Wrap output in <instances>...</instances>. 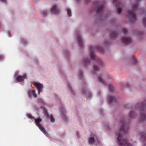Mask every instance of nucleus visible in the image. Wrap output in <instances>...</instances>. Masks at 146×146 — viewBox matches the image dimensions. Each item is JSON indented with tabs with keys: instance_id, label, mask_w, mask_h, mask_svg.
<instances>
[{
	"instance_id": "14",
	"label": "nucleus",
	"mask_w": 146,
	"mask_h": 146,
	"mask_svg": "<svg viewBox=\"0 0 146 146\" xmlns=\"http://www.w3.org/2000/svg\"><path fill=\"white\" fill-rule=\"evenodd\" d=\"M77 40L80 46H83V42L80 36L79 35H77Z\"/></svg>"
},
{
	"instance_id": "11",
	"label": "nucleus",
	"mask_w": 146,
	"mask_h": 146,
	"mask_svg": "<svg viewBox=\"0 0 146 146\" xmlns=\"http://www.w3.org/2000/svg\"><path fill=\"white\" fill-rule=\"evenodd\" d=\"M51 11L56 14H57L60 13L59 10L57 8V6L55 5L52 6L51 9Z\"/></svg>"
},
{
	"instance_id": "10",
	"label": "nucleus",
	"mask_w": 146,
	"mask_h": 146,
	"mask_svg": "<svg viewBox=\"0 0 146 146\" xmlns=\"http://www.w3.org/2000/svg\"><path fill=\"white\" fill-rule=\"evenodd\" d=\"M96 47L94 46H90V56L91 59L92 60H94L95 59V56L94 55L93 51L95 49Z\"/></svg>"
},
{
	"instance_id": "32",
	"label": "nucleus",
	"mask_w": 146,
	"mask_h": 146,
	"mask_svg": "<svg viewBox=\"0 0 146 146\" xmlns=\"http://www.w3.org/2000/svg\"><path fill=\"white\" fill-rule=\"evenodd\" d=\"M123 31L124 33H126L127 32V31L126 29H123Z\"/></svg>"
},
{
	"instance_id": "36",
	"label": "nucleus",
	"mask_w": 146,
	"mask_h": 146,
	"mask_svg": "<svg viewBox=\"0 0 146 146\" xmlns=\"http://www.w3.org/2000/svg\"><path fill=\"white\" fill-rule=\"evenodd\" d=\"M82 92L83 93H84V94H86V93H87V92L85 91V90H82Z\"/></svg>"
},
{
	"instance_id": "13",
	"label": "nucleus",
	"mask_w": 146,
	"mask_h": 146,
	"mask_svg": "<svg viewBox=\"0 0 146 146\" xmlns=\"http://www.w3.org/2000/svg\"><path fill=\"white\" fill-rule=\"evenodd\" d=\"M109 103L110 104L112 103L115 102L116 101L115 98L114 96H110L108 98Z\"/></svg>"
},
{
	"instance_id": "16",
	"label": "nucleus",
	"mask_w": 146,
	"mask_h": 146,
	"mask_svg": "<svg viewBox=\"0 0 146 146\" xmlns=\"http://www.w3.org/2000/svg\"><path fill=\"white\" fill-rule=\"evenodd\" d=\"M140 137L141 139L145 140L146 139V132L142 133L140 134Z\"/></svg>"
},
{
	"instance_id": "2",
	"label": "nucleus",
	"mask_w": 146,
	"mask_h": 146,
	"mask_svg": "<svg viewBox=\"0 0 146 146\" xmlns=\"http://www.w3.org/2000/svg\"><path fill=\"white\" fill-rule=\"evenodd\" d=\"M138 109H139L141 112V114L140 116V120L141 121L143 122L145 121L146 119V115L145 114L146 111V100L141 105H137Z\"/></svg>"
},
{
	"instance_id": "23",
	"label": "nucleus",
	"mask_w": 146,
	"mask_h": 146,
	"mask_svg": "<svg viewBox=\"0 0 146 146\" xmlns=\"http://www.w3.org/2000/svg\"><path fill=\"white\" fill-rule=\"evenodd\" d=\"M83 62L86 64H88L90 63V61L89 59L86 58L84 59Z\"/></svg>"
},
{
	"instance_id": "3",
	"label": "nucleus",
	"mask_w": 146,
	"mask_h": 146,
	"mask_svg": "<svg viewBox=\"0 0 146 146\" xmlns=\"http://www.w3.org/2000/svg\"><path fill=\"white\" fill-rule=\"evenodd\" d=\"M138 7V5L136 3L133 6L132 10L131 11L127 12V15L132 22H133L137 19L135 11Z\"/></svg>"
},
{
	"instance_id": "4",
	"label": "nucleus",
	"mask_w": 146,
	"mask_h": 146,
	"mask_svg": "<svg viewBox=\"0 0 146 146\" xmlns=\"http://www.w3.org/2000/svg\"><path fill=\"white\" fill-rule=\"evenodd\" d=\"M94 5L96 12L99 14L102 13L104 8L103 4L98 1H96L94 3Z\"/></svg>"
},
{
	"instance_id": "12",
	"label": "nucleus",
	"mask_w": 146,
	"mask_h": 146,
	"mask_svg": "<svg viewBox=\"0 0 146 146\" xmlns=\"http://www.w3.org/2000/svg\"><path fill=\"white\" fill-rule=\"evenodd\" d=\"M26 75L24 74L22 76H18L16 78V80L19 82H21L23 81L24 79L25 78Z\"/></svg>"
},
{
	"instance_id": "19",
	"label": "nucleus",
	"mask_w": 146,
	"mask_h": 146,
	"mask_svg": "<svg viewBox=\"0 0 146 146\" xmlns=\"http://www.w3.org/2000/svg\"><path fill=\"white\" fill-rule=\"evenodd\" d=\"M98 80L99 81L101 82L104 85H106V82L103 80V79L101 77L99 76V77H98Z\"/></svg>"
},
{
	"instance_id": "29",
	"label": "nucleus",
	"mask_w": 146,
	"mask_h": 146,
	"mask_svg": "<svg viewBox=\"0 0 146 146\" xmlns=\"http://www.w3.org/2000/svg\"><path fill=\"white\" fill-rule=\"evenodd\" d=\"M109 88L110 91H112L113 90V87L111 85H109Z\"/></svg>"
},
{
	"instance_id": "21",
	"label": "nucleus",
	"mask_w": 146,
	"mask_h": 146,
	"mask_svg": "<svg viewBox=\"0 0 146 146\" xmlns=\"http://www.w3.org/2000/svg\"><path fill=\"white\" fill-rule=\"evenodd\" d=\"M135 115V113L132 111H131L129 113V117L131 118H133Z\"/></svg>"
},
{
	"instance_id": "20",
	"label": "nucleus",
	"mask_w": 146,
	"mask_h": 146,
	"mask_svg": "<svg viewBox=\"0 0 146 146\" xmlns=\"http://www.w3.org/2000/svg\"><path fill=\"white\" fill-rule=\"evenodd\" d=\"M66 11L69 17H71L72 15V13L70 9L69 8H67L66 9Z\"/></svg>"
},
{
	"instance_id": "5",
	"label": "nucleus",
	"mask_w": 146,
	"mask_h": 146,
	"mask_svg": "<svg viewBox=\"0 0 146 146\" xmlns=\"http://www.w3.org/2000/svg\"><path fill=\"white\" fill-rule=\"evenodd\" d=\"M36 125L40 129L45 135H46L47 132L45 131L43 126L40 123L42 121V119L40 118L37 119L33 118Z\"/></svg>"
},
{
	"instance_id": "34",
	"label": "nucleus",
	"mask_w": 146,
	"mask_h": 146,
	"mask_svg": "<svg viewBox=\"0 0 146 146\" xmlns=\"http://www.w3.org/2000/svg\"><path fill=\"white\" fill-rule=\"evenodd\" d=\"M4 57L2 55H0V60H3V59Z\"/></svg>"
},
{
	"instance_id": "42",
	"label": "nucleus",
	"mask_w": 146,
	"mask_h": 146,
	"mask_svg": "<svg viewBox=\"0 0 146 146\" xmlns=\"http://www.w3.org/2000/svg\"><path fill=\"white\" fill-rule=\"evenodd\" d=\"M77 1H79V0H76Z\"/></svg>"
},
{
	"instance_id": "7",
	"label": "nucleus",
	"mask_w": 146,
	"mask_h": 146,
	"mask_svg": "<svg viewBox=\"0 0 146 146\" xmlns=\"http://www.w3.org/2000/svg\"><path fill=\"white\" fill-rule=\"evenodd\" d=\"M121 41L123 44L126 45L130 44L132 42L131 38L129 37H126L123 38L121 39Z\"/></svg>"
},
{
	"instance_id": "33",
	"label": "nucleus",
	"mask_w": 146,
	"mask_h": 146,
	"mask_svg": "<svg viewBox=\"0 0 146 146\" xmlns=\"http://www.w3.org/2000/svg\"><path fill=\"white\" fill-rule=\"evenodd\" d=\"M60 109H61V110L62 113H63V111L64 112H64L65 113V110H64V108H60Z\"/></svg>"
},
{
	"instance_id": "1",
	"label": "nucleus",
	"mask_w": 146,
	"mask_h": 146,
	"mask_svg": "<svg viewBox=\"0 0 146 146\" xmlns=\"http://www.w3.org/2000/svg\"><path fill=\"white\" fill-rule=\"evenodd\" d=\"M129 128V124L125 123L124 120L123 119L120 121L119 131L118 134L117 141L118 144L120 146H132L131 144L127 143V140L124 139L123 137L122 134L125 133L128 131Z\"/></svg>"
},
{
	"instance_id": "8",
	"label": "nucleus",
	"mask_w": 146,
	"mask_h": 146,
	"mask_svg": "<svg viewBox=\"0 0 146 146\" xmlns=\"http://www.w3.org/2000/svg\"><path fill=\"white\" fill-rule=\"evenodd\" d=\"M113 3L117 7V12L118 13H121L122 11V9L121 8V5L118 4L117 0H113Z\"/></svg>"
},
{
	"instance_id": "15",
	"label": "nucleus",
	"mask_w": 146,
	"mask_h": 146,
	"mask_svg": "<svg viewBox=\"0 0 146 146\" xmlns=\"http://www.w3.org/2000/svg\"><path fill=\"white\" fill-rule=\"evenodd\" d=\"M110 37L112 38H115L117 36V33L116 32L111 31L110 34Z\"/></svg>"
},
{
	"instance_id": "26",
	"label": "nucleus",
	"mask_w": 146,
	"mask_h": 146,
	"mask_svg": "<svg viewBox=\"0 0 146 146\" xmlns=\"http://www.w3.org/2000/svg\"><path fill=\"white\" fill-rule=\"evenodd\" d=\"M38 103H42L43 102L42 100L40 98H39L38 99V101H37Z\"/></svg>"
},
{
	"instance_id": "31",
	"label": "nucleus",
	"mask_w": 146,
	"mask_h": 146,
	"mask_svg": "<svg viewBox=\"0 0 146 146\" xmlns=\"http://www.w3.org/2000/svg\"><path fill=\"white\" fill-rule=\"evenodd\" d=\"M83 76V73L82 72H80L79 75V77L80 78L82 77Z\"/></svg>"
},
{
	"instance_id": "22",
	"label": "nucleus",
	"mask_w": 146,
	"mask_h": 146,
	"mask_svg": "<svg viewBox=\"0 0 146 146\" xmlns=\"http://www.w3.org/2000/svg\"><path fill=\"white\" fill-rule=\"evenodd\" d=\"M94 72L92 73L93 74H95V72L98 71L99 70V68L96 66H94L93 67Z\"/></svg>"
},
{
	"instance_id": "40",
	"label": "nucleus",
	"mask_w": 146,
	"mask_h": 146,
	"mask_svg": "<svg viewBox=\"0 0 146 146\" xmlns=\"http://www.w3.org/2000/svg\"><path fill=\"white\" fill-rule=\"evenodd\" d=\"M91 95V94H89V96L90 97Z\"/></svg>"
},
{
	"instance_id": "27",
	"label": "nucleus",
	"mask_w": 146,
	"mask_h": 146,
	"mask_svg": "<svg viewBox=\"0 0 146 146\" xmlns=\"http://www.w3.org/2000/svg\"><path fill=\"white\" fill-rule=\"evenodd\" d=\"M97 61L98 64L100 65L102 64V62L100 59H98Z\"/></svg>"
},
{
	"instance_id": "37",
	"label": "nucleus",
	"mask_w": 146,
	"mask_h": 146,
	"mask_svg": "<svg viewBox=\"0 0 146 146\" xmlns=\"http://www.w3.org/2000/svg\"><path fill=\"white\" fill-rule=\"evenodd\" d=\"M0 1L4 3L6 2V0H0Z\"/></svg>"
},
{
	"instance_id": "30",
	"label": "nucleus",
	"mask_w": 146,
	"mask_h": 146,
	"mask_svg": "<svg viewBox=\"0 0 146 146\" xmlns=\"http://www.w3.org/2000/svg\"><path fill=\"white\" fill-rule=\"evenodd\" d=\"M96 48L98 49V50H100L101 52H102L103 51V48L100 46L96 47Z\"/></svg>"
},
{
	"instance_id": "6",
	"label": "nucleus",
	"mask_w": 146,
	"mask_h": 146,
	"mask_svg": "<svg viewBox=\"0 0 146 146\" xmlns=\"http://www.w3.org/2000/svg\"><path fill=\"white\" fill-rule=\"evenodd\" d=\"M33 84L37 88L38 94H40L43 88L42 85L39 83L36 82H33Z\"/></svg>"
},
{
	"instance_id": "24",
	"label": "nucleus",
	"mask_w": 146,
	"mask_h": 146,
	"mask_svg": "<svg viewBox=\"0 0 146 146\" xmlns=\"http://www.w3.org/2000/svg\"><path fill=\"white\" fill-rule=\"evenodd\" d=\"M143 26L146 27V17L144 18L143 21Z\"/></svg>"
},
{
	"instance_id": "38",
	"label": "nucleus",
	"mask_w": 146,
	"mask_h": 146,
	"mask_svg": "<svg viewBox=\"0 0 146 146\" xmlns=\"http://www.w3.org/2000/svg\"><path fill=\"white\" fill-rule=\"evenodd\" d=\"M68 87H69L70 90L72 91V89L70 87V86H69L68 85Z\"/></svg>"
},
{
	"instance_id": "18",
	"label": "nucleus",
	"mask_w": 146,
	"mask_h": 146,
	"mask_svg": "<svg viewBox=\"0 0 146 146\" xmlns=\"http://www.w3.org/2000/svg\"><path fill=\"white\" fill-rule=\"evenodd\" d=\"M95 142L94 139V137H91L89 138L88 142L89 144H92Z\"/></svg>"
},
{
	"instance_id": "25",
	"label": "nucleus",
	"mask_w": 146,
	"mask_h": 146,
	"mask_svg": "<svg viewBox=\"0 0 146 146\" xmlns=\"http://www.w3.org/2000/svg\"><path fill=\"white\" fill-rule=\"evenodd\" d=\"M132 60L133 64H135L137 63V62L135 58L134 57H133L132 58Z\"/></svg>"
},
{
	"instance_id": "39",
	"label": "nucleus",
	"mask_w": 146,
	"mask_h": 146,
	"mask_svg": "<svg viewBox=\"0 0 146 146\" xmlns=\"http://www.w3.org/2000/svg\"><path fill=\"white\" fill-rule=\"evenodd\" d=\"M90 1V0H86V1L87 2H88Z\"/></svg>"
},
{
	"instance_id": "9",
	"label": "nucleus",
	"mask_w": 146,
	"mask_h": 146,
	"mask_svg": "<svg viewBox=\"0 0 146 146\" xmlns=\"http://www.w3.org/2000/svg\"><path fill=\"white\" fill-rule=\"evenodd\" d=\"M44 111L45 116L47 118H49L50 121L52 122L53 123L54 122L55 120L52 115H49L48 113L47 110L45 109H44Z\"/></svg>"
},
{
	"instance_id": "41",
	"label": "nucleus",
	"mask_w": 146,
	"mask_h": 146,
	"mask_svg": "<svg viewBox=\"0 0 146 146\" xmlns=\"http://www.w3.org/2000/svg\"><path fill=\"white\" fill-rule=\"evenodd\" d=\"M98 95H100V94H99V93H98Z\"/></svg>"
},
{
	"instance_id": "35",
	"label": "nucleus",
	"mask_w": 146,
	"mask_h": 146,
	"mask_svg": "<svg viewBox=\"0 0 146 146\" xmlns=\"http://www.w3.org/2000/svg\"><path fill=\"white\" fill-rule=\"evenodd\" d=\"M47 13V12L46 11H44L43 12V15L44 16H46Z\"/></svg>"
},
{
	"instance_id": "28",
	"label": "nucleus",
	"mask_w": 146,
	"mask_h": 146,
	"mask_svg": "<svg viewBox=\"0 0 146 146\" xmlns=\"http://www.w3.org/2000/svg\"><path fill=\"white\" fill-rule=\"evenodd\" d=\"M27 116L30 119H33V117L32 116L31 114L30 113H28L27 114Z\"/></svg>"
},
{
	"instance_id": "17",
	"label": "nucleus",
	"mask_w": 146,
	"mask_h": 146,
	"mask_svg": "<svg viewBox=\"0 0 146 146\" xmlns=\"http://www.w3.org/2000/svg\"><path fill=\"white\" fill-rule=\"evenodd\" d=\"M29 94H32L35 98H36L37 97V95L35 94V91L34 90H30L29 92Z\"/></svg>"
}]
</instances>
